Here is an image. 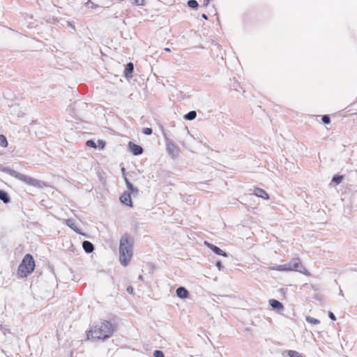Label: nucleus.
<instances>
[{
    "label": "nucleus",
    "instance_id": "1",
    "mask_svg": "<svg viewBox=\"0 0 357 357\" xmlns=\"http://www.w3.org/2000/svg\"><path fill=\"white\" fill-rule=\"evenodd\" d=\"M114 332L113 324L106 320L101 321L100 324L94 326L87 333L88 339L107 340Z\"/></svg>",
    "mask_w": 357,
    "mask_h": 357
},
{
    "label": "nucleus",
    "instance_id": "2",
    "mask_svg": "<svg viewBox=\"0 0 357 357\" xmlns=\"http://www.w3.org/2000/svg\"><path fill=\"white\" fill-rule=\"evenodd\" d=\"M133 239L128 234H125L120 239L119 243V261L121 264L126 266L132 256Z\"/></svg>",
    "mask_w": 357,
    "mask_h": 357
},
{
    "label": "nucleus",
    "instance_id": "3",
    "mask_svg": "<svg viewBox=\"0 0 357 357\" xmlns=\"http://www.w3.org/2000/svg\"><path fill=\"white\" fill-rule=\"evenodd\" d=\"M0 170L22 181L23 183H26L28 185L33 186L40 189L44 188L45 186H47L46 183L44 181L36 179L27 175L22 174L20 172H16L14 169H10V167H3L0 165Z\"/></svg>",
    "mask_w": 357,
    "mask_h": 357
},
{
    "label": "nucleus",
    "instance_id": "4",
    "mask_svg": "<svg viewBox=\"0 0 357 357\" xmlns=\"http://www.w3.org/2000/svg\"><path fill=\"white\" fill-rule=\"evenodd\" d=\"M35 261L30 254H26L18 267V273L21 277H26L34 271Z\"/></svg>",
    "mask_w": 357,
    "mask_h": 357
},
{
    "label": "nucleus",
    "instance_id": "5",
    "mask_svg": "<svg viewBox=\"0 0 357 357\" xmlns=\"http://www.w3.org/2000/svg\"><path fill=\"white\" fill-rule=\"evenodd\" d=\"M164 137L166 142L167 146V151L169 155L172 156V158H174L178 156L179 153V149L178 146L172 141H170L167 137L166 136L165 133H163Z\"/></svg>",
    "mask_w": 357,
    "mask_h": 357
},
{
    "label": "nucleus",
    "instance_id": "6",
    "mask_svg": "<svg viewBox=\"0 0 357 357\" xmlns=\"http://www.w3.org/2000/svg\"><path fill=\"white\" fill-rule=\"evenodd\" d=\"M291 264V270L299 272L305 275H309L310 273L301 264V260L299 258H294L292 260L289 261Z\"/></svg>",
    "mask_w": 357,
    "mask_h": 357
},
{
    "label": "nucleus",
    "instance_id": "7",
    "mask_svg": "<svg viewBox=\"0 0 357 357\" xmlns=\"http://www.w3.org/2000/svg\"><path fill=\"white\" fill-rule=\"evenodd\" d=\"M204 244L215 254L220 256L227 257V253L221 250L219 247L207 241H205Z\"/></svg>",
    "mask_w": 357,
    "mask_h": 357
},
{
    "label": "nucleus",
    "instance_id": "8",
    "mask_svg": "<svg viewBox=\"0 0 357 357\" xmlns=\"http://www.w3.org/2000/svg\"><path fill=\"white\" fill-rule=\"evenodd\" d=\"M128 148L130 151L135 155H139L142 154L144 151V149L141 146L136 144L132 142H129Z\"/></svg>",
    "mask_w": 357,
    "mask_h": 357
},
{
    "label": "nucleus",
    "instance_id": "9",
    "mask_svg": "<svg viewBox=\"0 0 357 357\" xmlns=\"http://www.w3.org/2000/svg\"><path fill=\"white\" fill-rule=\"evenodd\" d=\"M120 202L128 206H132V202L131 200V197L130 192L125 191L119 197Z\"/></svg>",
    "mask_w": 357,
    "mask_h": 357
},
{
    "label": "nucleus",
    "instance_id": "10",
    "mask_svg": "<svg viewBox=\"0 0 357 357\" xmlns=\"http://www.w3.org/2000/svg\"><path fill=\"white\" fill-rule=\"evenodd\" d=\"M66 224L67 226H68L70 229H72L77 234H82L83 236H86V234L81 232L80 229L77 227L74 219H73V218L67 219L66 220Z\"/></svg>",
    "mask_w": 357,
    "mask_h": 357
},
{
    "label": "nucleus",
    "instance_id": "11",
    "mask_svg": "<svg viewBox=\"0 0 357 357\" xmlns=\"http://www.w3.org/2000/svg\"><path fill=\"white\" fill-rule=\"evenodd\" d=\"M271 269L279 271H291V264L289 262L286 263L284 264L272 266V267H271Z\"/></svg>",
    "mask_w": 357,
    "mask_h": 357
},
{
    "label": "nucleus",
    "instance_id": "12",
    "mask_svg": "<svg viewBox=\"0 0 357 357\" xmlns=\"http://www.w3.org/2000/svg\"><path fill=\"white\" fill-rule=\"evenodd\" d=\"M268 302H269V305L271 306V307L273 310L280 311V310H282L284 308L282 303L276 299H273V298L270 299Z\"/></svg>",
    "mask_w": 357,
    "mask_h": 357
},
{
    "label": "nucleus",
    "instance_id": "13",
    "mask_svg": "<svg viewBox=\"0 0 357 357\" xmlns=\"http://www.w3.org/2000/svg\"><path fill=\"white\" fill-rule=\"evenodd\" d=\"M253 194L257 197L263 198L264 199H269V195H268V193L264 190L259 188H255L254 189Z\"/></svg>",
    "mask_w": 357,
    "mask_h": 357
},
{
    "label": "nucleus",
    "instance_id": "14",
    "mask_svg": "<svg viewBox=\"0 0 357 357\" xmlns=\"http://www.w3.org/2000/svg\"><path fill=\"white\" fill-rule=\"evenodd\" d=\"M125 183L126 184V187L128 190V192H130V195L132 193L133 195L137 194L139 192V190L137 188L135 187L128 180V178L125 176Z\"/></svg>",
    "mask_w": 357,
    "mask_h": 357
},
{
    "label": "nucleus",
    "instance_id": "15",
    "mask_svg": "<svg viewBox=\"0 0 357 357\" xmlns=\"http://www.w3.org/2000/svg\"><path fill=\"white\" fill-rule=\"evenodd\" d=\"M176 293L177 296L181 298H186L189 295L188 291L184 287H178Z\"/></svg>",
    "mask_w": 357,
    "mask_h": 357
},
{
    "label": "nucleus",
    "instance_id": "16",
    "mask_svg": "<svg viewBox=\"0 0 357 357\" xmlns=\"http://www.w3.org/2000/svg\"><path fill=\"white\" fill-rule=\"evenodd\" d=\"M82 248L87 254H90L94 250L93 244L89 241H84L82 242Z\"/></svg>",
    "mask_w": 357,
    "mask_h": 357
},
{
    "label": "nucleus",
    "instance_id": "17",
    "mask_svg": "<svg viewBox=\"0 0 357 357\" xmlns=\"http://www.w3.org/2000/svg\"><path fill=\"white\" fill-rule=\"evenodd\" d=\"M134 71V65L132 63L129 62L126 64L125 70H124V75L126 77H130L132 76V74Z\"/></svg>",
    "mask_w": 357,
    "mask_h": 357
},
{
    "label": "nucleus",
    "instance_id": "18",
    "mask_svg": "<svg viewBox=\"0 0 357 357\" xmlns=\"http://www.w3.org/2000/svg\"><path fill=\"white\" fill-rule=\"evenodd\" d=\"M0 200L4 204H8L10 202V196L6 191L0 190Z\"/></svg>",
    "mask_w": 357,
    "mask_h": 357
},
{
    "label": "nucleus",
    "instance_id": "19",
    "mask_svg": "<svg viewBox=\"0 0 357 357\" xmlns=\"http://www.w3.org/2000/svg\"><path fill=\"white\" fill-rule=\"evenodd\" d=\"M197 117V112L196 111H190L187 114H185L183 116L185 120L187 121H192Z\"/></svg>",
    "mask_w": 357,
    "mask_h": 357
},
{
    "label": "nucleus",
    "instance_id": "20",
    "mask_svg": "<svg viewBox=\"0 0 357 357\" xmlns=\"http://www.w3.org/2000/svg\"><path fill=\"white\" fill-rule=\"evenodd\" d=\"M343 178L344 176L342 175L336 174L333 176L332 182L338 185L342 181Z\"/></svg>",
    "mask_w": 357,
    "mask_h": 357
},
{
    "label": "nucleus",
    "instance_id": "21",
    "mask_svg": "<svg viewBox=\"0 0 357 357\" xmlns=\"http://www.w3.org/2000/svg\"><path fill=\"white\" fill-rule=\"evenodd\" d=\"M306 321L311 324H319L320 323V321L316 318L307 316L306 317Z\"/></svg>",
    "mask_w": 357,
    "mask_h": 357
},
{
    "label": "nucleus",
    "instance_id": "22",
    "mask_svg": "<svg viewBox=\"0 0 357 357\" xmlns=\"http://www.w3.org/2000/svg\"><path fill=\"white\" fill-rule=\"evenodd\" d=\"M187 3L192 9H197L199 7V3L196 0H188Z\"/></svg>",
    "mask_w": 357,
    "mask_h": 357
},
{
    "label": "nucleus",
    "instance_id": "23",
    "mask_svg": "<svg viewBox=\"0 0 357 357\" xmlns=\"http://www.w3.org/2000/svg\"><path fill=\"white\" fill-rule=\"evenodd\" d=\"M0 146L4 148L8 146L7 139L3 135H0Z\"/></svg>",
    "mask_w": 357,
    "mask_h": 357
},
{
    "label": "nucleus",
    "instance_id": "24",
    "mask_svg": "<svg viewBox=\"0 0 357 357\" xmlns=\"http://www.w3.org/2000/svg\"><path fill=\"white\" fill-rule=\"evenodd\" d=\"M321 121L324 124L328 125L331 123V117L328 114H324L321 116Z\"/></svg>",
    "mask_w": 357,
    "mask_h": 357
},
{
    "label": "nucleus",
    "instance_id": "25",
    "mask_svg": "<svg viewBox=\"0 0 357 357\" xmlns=\"http://www.w3.org/2000/svg\"><path fill=\"white\" fill-rule=\"evenodd\" d=\"M132 4L136 6H144L145 3L144 0H129Z\"/></svg>",
    "mask_w": 357,
    "mask_h": 357
},
{
    "label": "nucleus",
    "instance_id": "26",
    "mask_svg": "<svg viewBox=\"0 0 357 357\" xmlns=\"http://www.w3.org/2000/svg\"><path fill=\"white\" fill-rule=\"evenodd\" d=\"M86 145L91 148H96V144L93 139H89L86 142Z\"/></svg>",
    "mask_w": 357,
    "mask_h": 357
},
{
    "label": "nucleus",
    "instance_id": "27",
    "mask_svg": "<svg viewBox=\"0 0 357 357\" xmlns=\"http://www.w3.org/2000/svg\"><path fill=\"white\" fill-rule=\"evenodd\" d=\"M153 132V130L151 128H144L142 129V133L146 135H150Z\"/></svg>",
    "mask_w": 357,
    "mask_h": 357
},
{
    "label": "nucleus",
    "instance_id": "28",
    "mask_svg": "<svg viewBox=\"0 0 357 357\" xmlns=\"http://www.w3.org/2000/svg\"><path fill=\"white\" fill-rule=\"evenodd\" d=\"M154 357H165L163 352L160 350H155L153 351Z\"/></svg>",
    "mask_w": 357,
    "mask_h": 357
},
{
    "label": "nucleus",
    "instance_id": "29",
    "mask_svg": "<svg viewBox=\"0 0 357 357\" xmlns=\"http://www.w3.org/2000/svg\"><path fill=\"white\" fill-rule=\"evenodd\" d=\"M215 266L218 268L219 271H223L225 268V267L222 266V264L220 260L216 261Z\"/></svg>",
    "mask_w": 357,
    "mask_h": 357
},
{
    "label": "nucleus",
    "instance_id": "30",
    "mask_svg": "<svg viewBox=\"0 0 357 357\" xmlns=\"http://www.w3.org/2000/svg\"><path fill=\"white\" fill-rule=\"evenodd\" d=\"M98 145H99V146H100L101 149H103V148L105 147V141L101 140V139H99V140L98 141Z\"/></svg>",
    "mask_w": 357,
    "mask_h": 357
},
{
    "label": "nucleus",
    "instance_id": "31",
    "mask_svg": "<svg viewBox=\"0 0 357 357\" xmlns=\"http://www.w3.org/2000/svg\"><path fill=\"white\" fill-rule=\"evenodd\" d=\"M328 317L333 321L336 320V317H335V314H333V312H328Z\"/></svg>",
    "mask_w": 357,
    "mask_h": 357
},
{
    "label": "nucleus",
    "instance_id": "32",
    "mask_svg": "<svg viewBox=\"0 0 357 357\" xmlns=\"http://www.w3.org/2000/svg\"><path fill=\"white\" fill-rule=\"evenodd\" d=\"M126 291H128V293H129V294H132V292H133V288H132V287H131V286H128V287H127V289H126Z\"/></svg>",
    "mask_w": 357,
    "mask_h": 357
},
{
    "label": "nucleus",
    "instance_id": "33",
    "mask_svg": "<svg viewBox=\"0 0 357 357\" xmlns=\"http://www.w3.org/2000/svg\"><path fill=\"white\" fill-rule=\"evenodd\" d=\"M211 0H204V6H207Z\"/></svg>",
    "mask_w": 357,
    "mask_h": 357
},
{
    "label": "nucleus",
    "instance_id": "34",
    "mask_svg": "<svg viewBox=\"0 0 357 357\" xmlns=\"http://www.w3.org/2000/svg\"><path fill=\"white\" fill-rule=\"evenodd\" d=\"M67 23L74 29L75 30V26L70 22L68 21Z\"/></svg>",
    "mask_w": 357,
    "mask_h": 357
},
{
    "label": "nucleus",
    "instance_id": "35",
    "mask_svg": "<svg viewBox=\"0 0 357 357\" xmlns=\"http://www.w3.org/2000/svg\"><path fill=\"white\" fill-rule=\"evenodd\" d=\"M202 17L204 18V20H208V16L205 13H203L202 15Z\"/></svg>",
    "mask_w": 357,
    "mask_h": 357
},
{
    "label": "nucleus",
    "instance_id": "36",
    "mask_svg": "<svg viewBox=\"0 0 357 357\" xmlns=\"http://www.w3.org/2000/svg\"><path fill=\"white\" fill-rule=\"evenodd\" d=\"M121 171H122L123 176V177L125 178V176H126V170H125V168H123H123L121 169Z\"/></svg>",
    "mask_w": 357,
    "mask_h": 357
},
{
    "label": "nucleus",
    "instance_id": "37",
    "mask_svg": "<svg viewBox=\"0 0 357 357\" xmlns=\"http://www.w3.org/2000/svg\"><path fill=\"white\" fill-rule=\"evenodd\" d=\"M213 43L215 46H217V47H218V48H219L220 45H219L218 43L213 41Z\"/></svg>",
    "mask_w": 357,
    "mask_h": 357
},
{
    "label": "nucleus",
    "instance_id": "38",
    "mask_svg": "<svg viewBox=\"0 0 357 357\" xmlns=\"http://www.w3.org/2000/svg\"><path fill=\"white\" fill-rule=\"evenodd\" d=\"M339 295H340V296H344L343 292H342V291L341 289H340V291Z\"/></svg>",
    "mask_w": 357,
    "mask_h": 357
},
{
    "label": "nucleus",
    "instance_id": "39",
    "mask_svg": "<svg viewBox=\"0 0 357 357\" xmlns=\"http://www.w3.org/2000/svg\"><path fill=\"white\" fill-rule=\"evenodd\" d=\"M165 51H167V52H170V49H169V48H167H167H165Z\"/></svg>",
    "mask_w": 357,
    "mask_h": 357
},
{
    "label": "nucleus",
    "instance_id": "40",
    "mask_svg": "<svg viewBox=\"0 0 357 357\" xmlns=\"http://www.w3.org/2000/svg\"><path fill=\"white\" fill-rule=\"evenodd\" d=\"M139 280H142V275H139Z\"/></svg>",
    "mask_w": 357,
    "mask_h": 357
},
{
    "label": "nucleus",
    "instance_id": "41",
    "mask_svg": "<svg viewBox=\"0 0 357 357\" xmlns=\"http://www.w3.org/2000/svg\"><path fill=\"white\" fill-rule=\"evenodd\" d=\"M1 327H2V326L0 325V328H1Z\"/></svg>",
    "mask_w": 357,
    "mask_h": 357
}]
</instances>
